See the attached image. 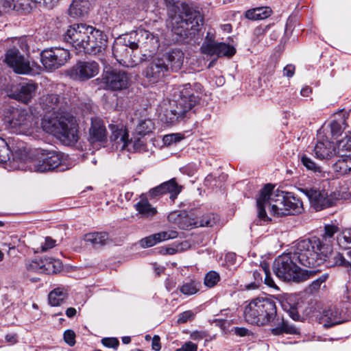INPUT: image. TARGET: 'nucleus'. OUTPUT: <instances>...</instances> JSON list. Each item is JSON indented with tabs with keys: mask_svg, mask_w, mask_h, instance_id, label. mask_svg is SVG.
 <instances>
[{
	"mask_svg": "<svg viewBox=\"0 0 351 351\" xmlns=\"http://www.w3.org/2000/svg\"><path fill=\"white\" fill-rule=\"evenodd\" d=\"M39 102L45 112L41 123L43 130L64 145L75 144L79 139L78 123L74 116L63 113L60 97L57 95L47 94L43 95Z\"/></svg>",
	"mask_w": 351,
	"mask_h": 351,
	"instance_id": "nucleus-1",
	"label": "nucleus"
},
{
	"mask_svg": "<svg viewBox=\"0 0 351 351\" xmlns=\"http://www.w3.org/2000/svg\"><path fill=\"white\" fill-rule=\"evenodd\" d=\"M165 1L169 7L170 24L176 40L181 43L189 42L203 25L202 15L199 11L186 6L179 8L175 5L174 0Z\"/></svg>",
	"mask_w": 351,
	"mask_h": 351,
	"instance_id": "nucleus-2",
	"label": "nucleus"
},
{
	"mask_svg": "<svg viewBox=\"0 0 351 351\" xmlns=\"http://www.w3.org/2000/svg\"><path fill=\"white\" fill-rule=\"evenodd\" d=\"M64 40L79 52L90 55L102 53L107 46V37L100 30L86 24H75L67 29Z\"/></svg>",
	"mask_w": 351,
	"mask_h": 351,
	"instance_id": "nucleus-3",
	"label": "nucleus"
},
{
	"mask_svg": "<svg viewBox=\"0 0 351 351\" xmlns=\"http://www.w3.org/2000/svg\"><path fill=\"white\" fill-rule=\"evenodd\" d=\"M274 186L267 184L260 191L259 197L256 200L258 217L263 221L270 220L266 213L268 208L269 213L276 217L287 215V195L282 191H274Z\"/></svg>",
	"mask_w": 351,
	"mask_h": 351,
	"instance_id": "nucleus-4",
	"label": "nucleus"
},
{
	"mask_svg": "<svg viewBox=\"0 0 351 351\" xmlns=\"http://www.w3.org/2000/svg\"><path fill=\"white\" fill-rule=\"evenodd\" d=\"M295 258L289 252L278 256L273 263V271L283 281L300 282L310 278L319 270H306L298 265Z\"/></svg>",
	"mask_w": 351,
	"mask_h": 351,
	"instance_id": "nucleus-5",
	"label": "nucleus"
},
{
	"mask_svg": "<svg viewBox=\"0 0 351 351\" xmlns=\"http://www.w3.org/2000/svg\"><path fill=\"white\" fill-rule=\"evenodd\" d=\"M325 245L317 237L298 241L290 250L293 258L300 265L313 268L324 263V258L321 255Z\"/></svg>",
	"mask_w": 351,
	"mask_h": 351,
	"instance_id": "nucleus-6",
	"label": "nucleus"
},
{
	"mask_svg": "<svg viewBox=\"0 0 351 351\" xmlns=\"http://www.w3.org/2000/svg\"><path fill=\"white\" fill-rule=\"evenodd\" d=\"M276 302L273 299L257 298L245 306L244 317L251 324L265 326L276 315Z\"/></svg>",
	"mask_w": 351,
	"mask_h": 351,
	"instance_id": "nucleus-7",
	"label": "nucleus"
},
{
	"mask_svg": "<svg viewBox=\"0 0 351 351\" xmlns=\"http://www.w3.org/2000/svg\"><path fill=\"white\" fill-rule=\"evenodd\" d=\"M2 114L4 121L13 132L25 135L33 132L34 117L29 110L6 106Z\"/></svg>",
	"mask_w": 351,
	"mask_h": 351,
	"instance_id": "nucleus-8",
	"label": "nucleus"
},
{
	"mask_svg": "<svg viewBox=\"0 0 351 351\" xmlns=\"http://www.w3.org/2000/svg\"><path fill=\"white\" fill-rule=\"evenodd\" d=\"M134 80V76L128 72L111 66H105L101 75L93 82L100 88H129L132 85Z\"/></svg>",
	"mask_w": 351,
	"mask_h": 351,
	"instance_id": "nucleus-9",
	"label": "nucleus"
},
{
	"mask_svg": "<svg viewBox=\"0 0 351 351\" xmlns=\"http://www.w3.org/2000/svg\"><path fill=\"white\" fill-rule=\"evenodd\" d=\"M298 190L309 200L312 207L316 210H322L335 205L339 199V195L321 189L317 186L303 185L298 187Z\"/></svg>",
	"mask_w": 351,
	"mask_h": 351,
	"instance_id": "nucleus-10",
	"label": "nucleus"
},
{
	"mask_svg": "<svg viewBox=\"0 0 351 351\" xmlns=\"http://www.w3.org/2000/svg\"><path fill=\"white\" fill-rule=\"evenodd\" d=\"M43 151L46 153L42 154L41 158L31 159L24 164L21 162V165L16 167L17 169L43 173L58 168L62 163L61 154L55 151Z\"/></svg>",
	"mask_w": 351,
	"mask_h": 351,
	"instance_id": "nucleus-11",
	"label": "nucleus"
},
{
	"mask_svg": "<svg viewBox=\"0 0 351 351\" xmlns=\"http://www.w3.org/2000/svg\"><path fill=\"white\" fill-rule=\"evenodd\" d=\"M70 59V52L62 47L46 49L40 53V61L47 70H56Z\"/></svg>",
	"mask_w": 351,
	"mask_h": 351,
	"instance_id": "nucleus-12",
	"label": "nucleus"
},
{
	"mask_svg": "<svg viewBox=\"0 0 351 351\" xmlns=\"http://www.w3.org/2000/svg\"><path fill=\"white\" fill-rule=\"evenodd\" d=\"M99 65L95 61H79L68 71L71 79L84 82L99 73Z\"/></svg>",
	"mask_w": 351,
	"mask_h": 351,
	"instance_id": "nucleus-13",
	"label": "nucleus"
},
{
	"mask_svg": "<svg viewBox=\"0 0 351 351\" xmlns=\"http://www.w3.org/2000/svg\"><path fill=\"white\" fill-rule=\"evenodd\" d=\"M125 38L132 50L143 47H155L158 45V38L152 33L144 29L132 31Z\"/></svg>",
	"mask_w": 351,
	"mask_h": 351,
	"instance_id": "nucleus-14",
	"label": "nucleus"
},
{
	"mask_svg": "<svg viewBox=\"0 0 351 351\" xmlns=\"http://www.w3.org/2000/svg\"><path fill=\"white\" fill-rule=\"evenodd\" d=\"M5 60L16 73L29 74L32 73V69L30 66L28 57L22 55L20 51L15 47L7 51Z\"/></svg>",
	"mask_w": 351,
	"mask_h": 351,
	"instance_id": "nucleus-15",
	"label": "nucleus"
},
{
	"mask_svg": "<svg viewBox=\"0 0 351 351\" xmlns=\"http://www.w3.org/2000/svg\"><path fill=\"white\" fill-rule=\"evenodd\" d=\"M127 40L128 39L125 37L123 43L116 41L112 46V54L121 65L132 68L137 64V60L135 56H132L133 50L130 49Z\"/></svg>",
	"mask_w": 351,
	"mask_h": 351,
	"instance_id": "nucleus-16",
	"label": "nucleus"
},
{
	"mask_svg": "<svg viewBox=\"0 0 351 351\" xmlns=\"http://www.w3.org/2000/svg\"><path fill=\"white\" fill-rule=\"evenodd\" d=\"M200 93L197 89H183L180 91L179 98L175 101L177 108L180 109V112L184 113L186 117L191 112L200 101Z\"/></svg>",
	"mask_w": 351,
	"mask_h": 351,
	"instance_id": "nucleus-17",
	"label": "nucleus"
},
{
	"mask_svg": "<svg viewBox=\"0 0 351 351\" xmlns=\"http://www.w3.org/2000/svg\"><path fill=\"white\" fill-rule=\"evenodd\" d=\"M182 189V186L177 183L176 178H171L151 189L147 195L151 199H158L163 195L169 193V199L171 202H174Z\"/></svg>",
	"mask_w": 351,
	"mask_h": 351,
	"instance_id": "nucleus-18",
	"label": "nucleus"
},
{
	"mask_svg": "<svg viewBox=\"0 0 351 351\" xmlns=\"http://www.w3.org/2000/svg\"><path fill=\"white\" fill-rule=\"evenodd\" d=\"M200 49L204 54L210 56H216L217 58L223 56L232 57L236 53V49L234 47L225 43H203Z\"/></svg>",
	"mask_w": 351,
	"mask_h": 351,
	"instance_id": "nucleus-19",
	"label": "nucleus"
},
{
	"mask_svg": "<svg viewBox=\"0 0 351 351\" xmlns=\"http://www.w3.org/2000/svg\"><path fill=\"white\" fill-rule=\"evenodd\" d=\"M107 134L108 132L104 121L98 117H91L88 130V141L92 144L105 143L107 141Z\"/></svg>",
	"mask_w": 351,
	"mask_h": 351,
	"instance_id": "nucleus-20",
	"label": "nucleus"
},
{
	"mask_svg": "<svg viewBox=\"0 0 351 351\" xmlns=\"http://www.w3.org/2000/svg\"><path fill=\"white\" fill-rule=\"evenodd\" d=\"M168 71V65L163 59H156L147 67L145 76L150 83L154 84L162 80L165 73Z\"/></svg>",
	"mask_w": 351,
	"mask_h": 351,
	"instance_id": "nucleus-21",
	"label": "nucleus"
},
{
	"mask_svg": "<svg viewBox=\"0 0 351 351\" xmlns=\"http://www.w3.org/2000/svg\"><path fill=\"white\" fill-rule=\"evenodd\" d=\"M269 324L271 326L270 329L271 333L276 336L282 334L298 333L297 328L294 326L289 325L288 322L285 320L283 317L279 316L277 313L269 322Z\"/></svg>",
	"mask_w": 351,
	"mask_h": 351,
	"instance_id": "nucleus-22",
	"label": "nucleus"
},
{
	"mask_svg": "<svg viewBox=\"0 0 351 351\" xmlns=\"http://www.w3.org/2000/svg\"><path fill=\"white\" fill-rule=\"evenodd\" d=\"M178 235V233L176 230H169L167 231H162L142 239L140 241V244L143 247H149L160 242L175 239Z\"/></svg>",
	"mask_w": 351,
	"mask_h": 351,
	"instance_id": "nucleus-23",
	"label": "nucleus"
},
{
	"mask_svg": "<svg viewBox=\"0 0 351 351\" xmlns=\"http://www.w3.org/2000/svg\"><path fill=\"white\" fill-rule=\"evenodd\" d=\"M321 322L326 328L341 324L344 322L342 312L336 307H330L323 311Z\"/></svg>",
	"mask_w": 351,
	"mask_h": 351,
	"instance_id": "nucleus-24",
	"label": "nucleus"
},
{
	"mask_svg": "<svg viewBox=\"0 0 351 351\" xmlns=\"http://www.w3.org/2000/svg\"><path fill=\"white\" fill-rule=\"evenodd\" d=\"M314 152L316 158L321 160L330 159L337 155L334 143L329 141H318L315 146Z\"/></svg>",
	"mask_w": 351,
	"mask_h": 351,
	"instance_id": "nucleus-25",
	"label": "nucleus"
},
{
	"mask_svg": "<svg viewBox=\"0 0 351 351\" xmlns=\"http://www.w3.org/2000/svg\"><path fill=\"white\" fill-rule=\"evenodd\" d=\"M321 255L324 258V262L327 263L328 267H335L337 265L349 267L348 273L351 275V264L347 261L343 255L337 252H330L328 254H324V249L322 250Z\"/></svg>",
	"mask_w": 351,
	"mask_h": 351,
	"instance_id": "nucleus-26",
	"label": "nucleus"
},
{
	"mask_svg": "<svg viewBox=\"0 0 351 351\" xmlns=\"http://www.w3.org/2000/svg\"><path fill=\"white\" fill-rule=\"evenodd\" d=\"M166 60L168 62V66L173 71H178L180 70L183 64L184 54L182 51L178 49H173L165 55Z\"/></svg>",
	"mask_w": 351,
	"mask_h": 351,
	"instance_id": "nucleus-27",
	"label": "nucleus"
},
{
	"mask_svg": "<svg viewBox=\"0 0 351 351\" xmlns=\"http://www.w3.org/2000/svg\"><path fill=\"white\" fill-rule=\"evenodd\" d=\"M29 8L28 0H0L1 12L10 10H25Z\"/></svg>",
	"mask_w": 351,
	"mask_h": 351,
	"instance_id": "nucleus-28",
	"label": "nucleus"
},
{
	"mask_svg": "<svg viewBox=\"0 0 351 351\" xmlns=\"http://www.w3.org/2000/svg\"><path fill=\"white\" fill-rule=\"evenodd\" d=\"M88 7V0H73L69 10V15L74 18L84 16L87 14Z\"/></svg>",
	"mask_w": 351,
	"mask_h": 351,
	"instance_id": "nucleus-29",
	"label": "nucleus"
},
{
	"mask_svg": "<svg viewBox=\"0 0 351 351\" xmlns=\"http://www.w3.org/2000/svg\"><path fill=\"white\" fill-rule=\"evenodd\" d=\"M136 210L145 218H151L157 213V210L149 202L147 198L141 197V200L135 205Z\"/></svg>",
	"mask_w": 351,
	"mask_h": 351,
	"instance_id": "nucleus-30",
	"label": "nucleus"
},
{
	"mask_svg": "<svg viewBox=\"0 0 351 351\" xmlns=\"http://www.w3.org/2000/svg\"><path fill=\"white\" fill-rule=\"evenodd\" d=\"M6 90L10 97L25 104L28 103L35 94V89H15L14 91H12L13 89Z\"/></svg>",
	"mask_w": 351,
	"mask_h": 351,
	"instance_id": "nucleus-31",
	"label": "nucleus"
},
{
	"mask_svg": "<svg viewBox=\"0 0 351 351\" xmlns=\"http://www.w3.org/2000/svg\"><path fill=\"white\" fill-rule=\"evenodd\" d=\"M108 234L106 232H91L85 234L84 241L90 243L94 247H99L107 244Z\"/></svg>",
	"mask_w": 351,
	"mask_h": 351,
	"instance_id": "nucleus-32",
	"label": "nucleus"
},
{
	"mask_svg": "<svg viewBox=\"0 0 351 351\" xmlns=\"http://www.w3.org/2000/svg\"><path fill=\"white\" fill-rule=\"evenodd\" d=\"M186 117L184 113H182V112L180 113V109L177 108L176 105L175 107L166 109L161 115L162 121L171 125H173L177 123L178 120L184 119Z\"/></svg>",
	"mask_w": 351,
	"mask_h": 351,
	"instance_id": "nucleus-33",
	"label": "nucleus"
},
{
	"mask_svg": "<svg viewBox=\"0 0 351 351\" xmlns=\"http://www.w3.org/2000/svg\"><path fill=\"white\" fill-rule=\"evenodd\" d=\"M7 162H9L10 164L14 166L16 169H17V166L21 165V162L23 164L26 162V161L21 160L17 165H15L14 163L17 161L15 160L14 158L12 161L10 160V150L9 147L5 140L0 138V164L6 163Z\"/></svg>",
	"mask_w": 351,
	"mask_h": 351,
	"instance_id": "nucleus-34",
	"label": "nucleus"
},
{
	"mask_svg": "<svg viewBox=\"0 0 351 351\" xmlns=\"http://www.w3.org/2000/svg\"><path fill=\"white\" fill-rule=\"evenodd\" d=\"M271 10L268 7H258L248 10L245 17L250 20H261L270 16Z\"/></svg>",
	"mask_w": 351,
	"mask_h": 351,
	"instance_id": "nucleus-35",
	"label": "nucleus"
},
{
	"mask_svg": "<svg viewBox=\"0 0 351 351\" xmlns=\"http://www.w3.org/2000/svg\"><path fill=\"white\" fill-rule=\"evenodd\" d=\"M287 215H296L301 213L303 210V204L300 199L298 198L287 195Z\"/></svg>",
	"mask_w": 351,
	"mask_h": 351,
	"instance_id": "nucleus-36",
	"label": "nucleus"
},
{
	"mask_svg": "<svg viewBox=\"0 0 351 351\" xmlns=\"http://www.w3.org/2000/svg\"><path fill=\"white\" fill-rule=\"evenodd\" d=\"M67 293L63 288H56L51 291L49 295V303L53 306H60L66 299Z\"/></svg>",
	"mask_w": 351,
	"mask_h": 351,
	"instance_id": "nucleus-37",
	"label": "nucleus"
},
{
	"mask_svg": "<svg viewBox=\"0 0 351 351\" xmlns=\"http://www.w3.org/2000/svg\"><path fill=\"white\" fill-rule=\"evenodd\" d=\"M337 155L339 157L351 155V134L346 135L337 144Z\"/></svg>",
	"mask_w": 351,
	"mask_h": 351,
	"instance_id": "nucleus-38",
	"label": "nucleus"
},
{
	"mask_svg": "<svg viewBox=\"0 0 351 351\" xmlns=\"http://www.w3.org/2000/svg\"><path fill=\"white\" fill-rule=\"evenodd\" d=\"M110 130L112 132L110 136L112 141H117L119 137L121 142L123 143V147H128L132 142L128 141V134L120 129L117 125L110 124Z\"/></svg>",
	"mask_w": 351,
	"mask_h": 351,
	"instance_id": "nucleus-39",
	"label": "nucleus"
},
{
	"mask_svg": "<svg viewBox=\"0 0 351 351\" xmlns=\"http://www.w3.org/2000/svg\"><path fill=\"white\" fill-rule=\"evenodd\" d=\"M200 282L196 280H190L184 282L179 289L182 293L186 295H191L197 293L199 290Z\"/></svg>",
	"mask_w": 351,
	"mask_h": 351,
	"instance_id": "nucleus-40",
	"label": "nucleus"
},
{
	"mask_svg": "<svg viewBox=\"0 0 351 351\" xmlns=\"http://www.w3.org/2000/svg\"><path fill=\"white\" fill-rule=\"evenodd\" d=\"M338 245L344 248L351 250V228L346 229L337 237Z\"/></svg>",
	"mask_w": 351,
	"mask_h": 351,
	"instance_id": "nucleus-41",
	"label": "nucleus"
},
{
	"mask_svg": "<svg viewBox=\"0 0 351 351\" xmlns=\"http://www.w3.org/2000/svg\"><path fill=\"white\" fill-rule=\"evenodd\" d=\"M154 129V123L151 119H147L139 121L136 127V132L139 135L145 136L152 132Z\"/></svg>",
	"mask_w": 351,
	"mask_h": 351,
	"instance_id": "nucleus-42",
	"label": "nucleus"
},
{
	"mask_svg": "<svg viewBox=\"0 0 351 351\" xmlns=\"http://www.w3.org/2000/svg\"><path fill=\"white\" fill-rule=\"evenodd\" d=\"M339 228L334 224H327L324 226V232L322 234V239L326 245L331 243L334 240V236L339 232Z\"/></svg>",
	"mask_w": 351,
	"mask_h": 351,
	"instance_id": "nucleus-43",
	"label": "nucleus"
},
{
	"mask_svg": "<svg viewBox=\"0 0 351 351\" xmlns=\"http://www.w3.org/2000/svg\"><path fill=\"white\" fill-rule=\"evenodd\" d=\"M219 221V217L214 213H207L202 216L199 226L202 227H213Z\"/></svg>",
	"mask_w": 351,
	"mask_h": 351,
	"instance_id": "nucleus-44",
	"label": "nucleus"
},
{
	"mask_svg": "<svg viewBox=\"0 0 351 351\" xmlns=\"http://www.w3.org/2000/svg\"><path fill=\"white\" fill-rule=\"evenodd\" d=\"M300 162L304 167L308 171H311L314 173H321V167L316 164L310 157L305 154H303L300 158Z\"/></svg>",
	"mask_w": 351,
	"mask_h": 351,
	"instance_id": "nucleus-45",
	"label": "nucleus"
},
{
	"mask_svg": "<svg viewBox=\"0 0 351 351\" xmlns=\"http://www.w3.org/2000/svg\"><path fill=\"white\" fill-rule=\"evenodd\" d=\"M302 304V302H298L293 305H289V308L287 310V313L290 317H291L293 320H302L300 313L303 311Z\"/></svg>",
	"mask_w": 351,
	"mask_h": 351,
	"instance_id": "nucleus-46",
	"label": "nucleus"
},
{
	"mask_svg": "<svg viewBox=\"0 0 351 351\" xmlns=\"http://www.w3.org/2000/svg\"><path fill=\"white\" fill-rule=\"evenodd\" d=\"M263 273L261 271V268L258 270H256L253 272L254 282L247 284L245 288L248 290L258 289L263 282Z\"/></svg>",
	"mask_w": 351,
	"mask_h": 351,
	"instance_id": "nucleus-47",
	"label": "nucleus"
},
{
	"mask_svg": "<svg viewBox=\"0 0 351 351\" xmlns=\"http://www.w3.org/2000/svg\"><path fill=\"white\" fill-rule=\"evenodd\" d=\"M261 271H263L264 276H265L264 280L263 282H264V283L269 287L273 288L276 290H278L279 289H278V286L276 285V284L275 283V282L271 276V274L269 271V266L267 265H265L264 266H263L261 267Z\"/></svg>",
	"mask_w": 351,
	"mask_h": 351,
	"instance_id": "nucleus-48",
	"label": "nucleus"
},
{
	"mask_svg": "<svg viewBox=\"0 0 351 351\" xmlns=\"http://www.w3.org/2000/svg\"><path fill=\"white\" fill-rule=\"evenodd\" d=\"M328 278V274L326 273L322 274L316 280H313L308 287V290L310 293L317 292L321 287L322 284L325 282Z\"/></svg>",
	"mask_w": 351,
	"mask_h": 351,
	"instance_id": "nucleus-49",
	"label": "nucleus"
},
{
	"mask_svg": "<svg viewBox=\"0 0 351 351\" xmlns=\"http://www.w3.org/2000/svg\"><path fill=\"white\" fill-rule=\"evenodd\" d=\"M220 276L218 273L210 271L204 277V285L208 287H213L219 281Z\"/></svg>",
	"mask_w": 351,
	"mask_h": 351,
	"instance_id": "nucleus-50",
	"label": "nucleus"
},
{
	"mask_svg": "<svg viewBox=\"0 0 351 351\" xmlns=\"http://www.w3.org/2000/svg\"><path fill=\"white\" fill-rule=\"evenodd\" d=\"M342 159L338 160L334 164V169L335 171L339 172L341 175L348 174L347 157H341Z\"/></svg>",
	"mask_w": 351,
	"mask_h": 351,
	"instance_id": "nucleus-51",
	"label": "nucleus"
},
{
	"mask_svg": "<svg viewBox=\"0 0 351 351\" xmlns=\"http://www.w3.org/2000/svg\"><path fill=\"white\" fill-rule=\"evenodd\" d=\"M45 265L38 261H32L26 264V268L29 271L42 273L45 271Z\"/></svg>",
	"mask_w": 351,
	"mask_h": 351,
	"instance_id": "nucleus-52",
	"label": "nucleus"
},
{
	"mask_svg": "<svg viewBox=\"0 0 351 351\" xmlns=\"http://www.w3.org/2000/svg\"><path fill=\"white\" fill-rule=\"evenodd\" d=\"M36 3L38 4L39 6L44 8L51 10L59 2L60 0H32Z\"/></svg>",
	"mask_w": 351,
	"mask_h": 351,
	"instance_id": "nucleus-53",
	"label": "nucleus"
},
{
	"mask_svg": "<svg viewBox=\"0 0 351 351\" xmlns=\"http://www.w3.org/2000/svg\"><path fill=\"white\" fill-rule=\"evenodd\" d=\"M330 133L333 138H337L341 133V125L337 121H332L330 124Z\"/></svg>",
	"mask_w": 351,
	"mask_h": 351,
	"instance_id": "nucleus-54",
	"label": "nucleus"
},
{
	"mask_svg": "<svg viewBox=\"0 0 351 351\" xmlns=\"http://www.w3.org/2000/svg\"><path fill=\"white\" fill-rule=\"evenodd\" d=\"M64 339L70 346H73L75 343V334L72 330H66L64 332Z\"/></svg>",
	"mask_w": 351,
	"mask_h": 351,
	"instance_id": "nucleus-55",
	"label": "nucleus"
},
{
	"mask_svg": "<svg viewBox=\"0 0 351 351\" xmlns=\"http://www.w3.org/2000/svg\"><path fill=\"white\" fill-rule=\"evenodd\" d=\"M183 138L180 134H171L164 136V141L169 145L180 141Z\"/></svg>",
	"mask_w": 351,
	"mask_h": 351,
	"instance_id": "nucleus-56",
	"label": "nucleus"
},
{
	"mask_svg": "<svg viewBox=\"0 0 351 351\" xmlns=\"http://www.w3.org/2000/svg\"><path fill=\"white\" fill-rule=\"evenodd\" d=\"M101 342L104 346L114 349H117L119 344V340L114 337L104 338Z\"/></svg>",
	"mask_w": 351,
	"mask_h": 351,
	"instance_id": "nucleus-57",
	"label": "nucleus"
},
{
	"mask_svg": "<svg viewBox=\"0 0 351 351\" xmlns=\"http://www.w3.org/2000/svg\"><path fill=\"white\" fill-rule=\"evenodd\" d=\"M194 313L191 311H186L180 313L178 316V322L180 324L186 323L193 318Z\"/></svg>",
	"mask_w": 351,
	"mask_h": 351,
	"instance_id": "nucleus-58",
	"label": "nucleus"
},
{
	"mask_svg": "<svg viewBox=\"0 0 351 351\" xmlns=\"http://www.w3.org/2000/svg\"><path fill=\"white\" fill-rule=\"evenodd\" d=\"M176 351H197V346L191 341H187Z\"/></svg>",
	"mask_w": 351,
	"mask_h": 351,
	"instance_id": "nucleus-59",
	"label": "nucleus"
},
{
	"mask_svg": "<svg viewBox=\"0 0 351 351\" xmlns=\"http://www.w3.org/2000/svg\"><path fill=\"white\" fill-rule=\"evenodd\" d=\"M56 240L51 237H46L44 244L41 245V252H45L53 248L56 245Z\"/></svg>",
	"mask_w": 351,
	"mask_h": 351,
	"instance_id": "nucleus-60",
	"label": "nucleus"
},
{
	"mask_svg": "<svg viewBox=\"0 0 351 351\" xmlns=\"http://www.w3.org/2000/svg\"><path fill=\"white\" fill-rule=\"evenodd\" d=\"M232 330L239 337H246L250 334V331L243 327H234Z\"/></svg>",
	"mask_w": 351,
	"mask_h": 351,
	"instance_id": "nucleus-61",
	"label": "nucleus"
},
{
	"mask_svg": "<svg viewBox=\"0 0 351 351\" xmlns=\"http://www.w3.org/2000/svg\"><path fill=\"white\" fill-rule=\"evenodd\" d=\"M270 25H265V26H258L257 27L254 32V35L259 37L264 35L269 29Z\"/></svg>",
	"mask_w": 351,
	"mask_h": 351,
	"instance_id": "nucleus-62",
	"label": "nucleus"
},
{
	"mask_svg": "<svg viewBox=\"0 0 351 351\" xmlns=\"http://www.w3.org/2000/svg\"><path fill=\"white\" fill-rule=\"evenodd\" d=\"M295 66L293 64H288L283 69V75L288 77H292L295 73Z\"/></svg>",
	"mask_w": 351,
	"mask_h": 351,
	"instance_id": "nucleus-63",
	"label": "nucleus"
},
{
	"mask_svg": "<svg viewBox=\"0 0 351 351\" xmlns=\"http://www.w3.org/2000/svg\"><path fill=\"white\" fill-rule=\"evenodd\" d=\"M152 348L156 351H159L161 349L160 343V337L158 335H154L152 343Z\"/></svg>",
	"mask_w": 351,
	"mask_h": 351,
	"instance_id": "nucleus-64",
	"label": "nucleus"
}]
</instances>
